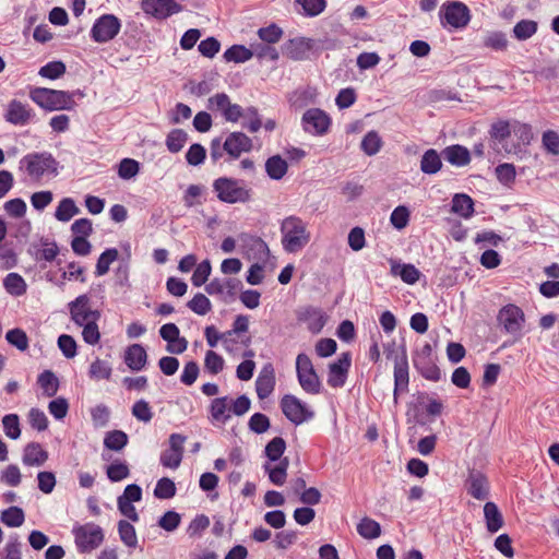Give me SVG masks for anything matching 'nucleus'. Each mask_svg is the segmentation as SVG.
I'll return each mask as SVG.
<instances>
[{"mask_svg":"<svg viewBox=\"0 0 559 559\" xmlns=\"http://www.w3.org/2000/svg\"><path fill=\"white\" fill-rule=\"evenodd\" d=\"M280 230L282 246L287 253H296L302 250L311 239L307 223L296 215L285 217L281 223Z\"/></svg>","mask_w":559,"mask_h":559,"instance_id":"nucleus-1","label":"nucleus"},{"mask_svg":"<svg viewBox=\"0 0 559 559\" xmlns=\"http://www.w3.org/2000/svg\"><path fill=\"white\" fill-rule=\"evenodd\" d=\"M59 162L49 152H34L23 156L19 168L24 170L32 180L39 181L44 176H57Z\"/></svg>","mask_w":559,"mask_h":559,"instance_id":"nucleus-2","label":"nucleus"},{"mask_svg":"<svg viewBox=\"0 0 559 559\" xmlns=\"http://www.w3.org/2000/svg\"><path fill=\"white\" fill-rule=\"evenodd\" d=\"M213 191L221 202L247 203L252 199V189L242 179L219 177L213 181Z\"/></svg>","mask_w":559,"mask_h":559,"instance_id":"nucleus-3","label":"nucleus"},{"mask_svg":"<svg viewBox=\"0 0 559 559\" xmlns=\"http://www.w3.org/2000/svg\"><path fill=\"white\" fill-rule=\"evenodd\" d=\"M29 98L47 111L71 110L75 106L73 93L47 87L31 88Z\"/></svg>","mask_w":559,"mask_h":559,"instance_id":"nucleus-4","label":"nucleus"},{"mask_svg":"<svg viewBox=\"0 0 559 559\" xmlns=\"http://www.w3.org/2000/svg\"><path fill=\"white\" fill-rule=\"evenodd\" d=\"M296 373L301 389L308 394H319L321 392V381L313 367L310 357L300 353L296 357Z\"/></svg>","mask_w":559,"mask_h":559,"instance_id":"nucleus-5","label":"nucleus"},{"mask_svg":"<svg viewBox=\"0 0 559 559\" xmlns=\"http://www.w3.org/2000/svg\"><path fill=\"white\" fill-rule=\"evenodd\" d=\"M497 321L507 334L515 338L522 337L525 326V314L519 306L514 304L503 306L497 314Z\"/></svg>","mask_w":559,"mask_h":559,"instance_id":"nucleus-6","label":"nucleus"},{"mask_svg":"<svg viewBox=\"0 0 559 559\" xmlns=\"http://www.w3.org/2000/svg\"><path fill=\"white\" fill-rule=\"evenodd\" d=\"M72 534L80 552H90L96 549L104 540L102 527L93 522L74 526Z\"/></svg>","mask_w":559,"mask_h":559,"instance_id":"nucleus-7","label":"nucleus"},{"mask_svg":"<svg viewBox=\"0 0 559 559\" xmlns=\"http://www.w3.org/2000/svg\"><path fill=\"white\" fill-rule=\"evenodd\" d=\"M439 16L442 26H450L455 29L464 28L471 20L469 9L460 1L443 3Z\"/></svg>","mask_w":559,"mask_h":559,"instance_id":"nucleus-8","label":"nucleus"},{"mask_svg":"<svg viewBox=\"0 0 559 559\" xmlns=\"http://www.w3.org/2000/svg\"><path fill=\"white\" fill-rule=\"evenodd\" d=\"M281 408L285 417L298 426L314 417V412L293 394H286L281 400Z\"/></svg>","mask_w":559,"mask_h":559,"instance_id":"nucleus-9","label":"nucleus"},{"mask_svg":"<svg viewBox=\"0 0 559 559\" xmlns=\"http://www.w3.org/2000/svg\"><path fill=\"white\" fill-rule=\"evenodd\" d=\"M414 367L427 380L437 382L441 379V371L432 356V347L426 343L413 357Z\"/></svg>","mask_w":559,"mask_h":559,"instance_id":"nucleus-10","label":"nucleus"},{"mask_svg":"<svg viewBox=\"0 0 559 559\" xmlns=\"http://www.w3.org/2000/svg\"><path fill=\"white\" fill-rule=\"evenodd\" d=\"M68 309L71 320L76 325L100 319V311L92 308V300L87 294L80 295L74 300L70 301Z\"/></svg>","mask_w":559,"mask_h":559,"instance_id":"nucleus-11","label":"nucleus"},{"mask_svg":"<svg viewBox=\"0 0 559 559\" xmlns=\"http://www.w3.org/2000/svg\"><path fill=\"white\" fill-rule=\"evenodd\" d=\"M120 20L114 14H103L92 26L91 38L95 43H107L114 39L120 32Z\"/></svg>","mask_w":559,"mask_h":559,"instance_id":"nucleus-12","label":"nucleus"},{"mask_svg":"<svg viewBox=\"0 0 559 559\" xmlns=\"http://www.w3.org/2000/svg\"><path fill=\"white\" fill-rule=\"evenodd\" d=\"M207 109L218 111L228 122H237L243 116V108L233 104L226 93H217L207 99Z\"/></svg>","mask_w":559,"mask_h":559,"instance_id":"nucleus-13","label":"nucleus"},{"mask_svg":"<svg viewBox=\"0 0 559 559\" xmlns=\"http://www.w3.org/2000/svg\"><path fill=\"white\" fill-rule=\"evenodd\" d=\"M242 283L235 277L213 278L205 285V292L211 296H219L224 302H230L235 299L237 293L241 289Z\"/></svg>","mask_w":559,"mask_h":559,"instance_id":"nucleus-14","label":"nucleus"},{"mask_svg":"<svg viewBox=\"0 0 559 559\" xmlns=\"http://www.w3.org/2000/svg\"><path fill=\"white\" fill-rule=\"evenodd\" d=\"M302 128L313 135H324L331 127V118L320 108H310L301 118Z\"/></svg>","mask_w":559,"mask_h":559,"instance_id":"nucleus-15","label":"nucleus"},{"mask_svg":"<svg viewBox=\"0 0 559 559\" xmlns=\"http://www.w3.org/2000/svg\"><path fill=\"white\" fill-rule=\"evenodd\" d=\"M186 437L180 433H171L168 439L169 447L160 453V464L164 467L176 469L183 457V444Z\"/></svg>","mask_w":559,"mask_h":559,"instance_id":"nucleus-16","label":"nucleus"},{"mask_svg":"<svg viewBox=\"0 0 559 559\" xmlns=\"http://www.w3.org/2000/svg\"><path fill=\"white\" fill-rule=\"evenodd\" d=\"M141 9L157 20H166L183 10L176 0H142Z\"/></svg>","mask_w":559,"mask_h":559,"instance_id":"nucleus-17","label":"nucleus"},{"mask_svg":"<svg viewBox=\"0 0 559 559\" xmlns=\"http://www.w3.org/2000/svg\"><path fill=\"white\" fill-rule=\"evenodd\" d=\"M296 318L299 323H305L312 334H319L328 322L326 313L321 308L312 306L299 308Z\"/></svg>","mask_w":559,"mask_h":559,"instance_id":"nucleus-18","label":"nucleus"},{"mask_svg":"<svg viewBox=\"0 0 559 559\" xmlns=\"http://www.w3.org/2000/svg\"><path fill=\"white\" fill-rule=\"evenodd\" d=\"M465 489L474 499L486 500L490 493L489 480L481 472L471 469L465 480Z\"/></svg>","mask_w":559,"mask_h":559,"instance_id":"nucleus-19","label":"nucleus"},{"mask_svg":"<svg viewBox=\"0 0 559 559\" xmlns=\"http://www.w3.org/2000/svg\"><path fill=\"white\" fill-rule=\"evenodd\" d=\"M350 364V354L343 353L336 361L329 365L328 384L331 388H342L345 384Z\"/></svg>","mask_w":559,"mask_h":559,"instance_id":"nucleus-20","label":"nucleus"},{"mask_svg":"<svg viewBox=\"0 0 559 559\" xmlns=\"http://www.w3.org/2000/svg\"><path fill=\"white\" fill-rule=\"evenodd\" d=\"M33 109L17 99H12L7 106L4 119L7 122L14 126H26L34 118Z\"/></svg>","mask_w":559,"mask_h":559,"instance_id":"nucleus-21","label":"nucleus"},{"mask_svg":"<svg viewBox=\"0 0 559 559\" xmlns=\"http://www.w3.org/2000/svg\"><path fill=\"white\" fill-rule=\"evenodd\" d=\"M409 374L408 361L405 349L401 356L394 358V401L397 402L399 392H405L408 389Z\"/></svg>","mask_w":559,"mask_h":559,"instance_id":"nucleus-22","label":"nucleus"},{"mask_svg":"<svg viewBox=\"0 0 559 559\" xmlns=\"http://www.w3.org/2000/svg\"><path fill=\"white\" fill-rule=\"evenodd\" d=\"M224 151L233 158L252 148V140L243 132H231L223 143Z\"/></svg>","mask_w":559,"mask_h":559,"instance_id":"nucleus-23","label":"nucleus"},{"mask_svg":"<svg viewBox=\"0 0 559 559\" xmlns=\"http://www.w3.org/2000/svg\"><path fill=\"white\" fill-rule=\"evenodd\" d=\"M389 263L391 265V275L401 277L408 285H414L420 277V271L414 264L400 263L394 259H390Z\"/></svg>","mask_w":559,"mask_h":559,"instance_id":"nucleus-24","label":"nucleus"},{"mask_svg":"<svg viewBox=\"0 0 559 559\" xmlns=\"http://www.w3.org/2000/svg\"><path fill=\"white\" fill-rule=\"evenodd\" d=\"M275 386V376L272 365L262 368L255 380V391L260 400H264L271 395Z\"/></svg>","mask_w":559,"mask_h":559,"instance_id":"nucleus-25","label":"nucleus"},{"mask_svg":"<svg viewBox=\"0 0 559 559\" xmlns=\"http://www.w3.org/2000/svg\"><path fill=\"white\" fill-rule=\"evenodd\" d=\"M147 361V354L141 344H132L124 352V362L133 371L142 370Z\"/></svg>","mask_w":559,"mask_h":559,"instance_id":"nucleus-26","label":"nucleus"},{"mask_svg":"<svg viewBox=\"0 0 559 559\" xmlns=\"http://www.w3.org/2000/svg\"><path fill=\"white\" fill-rule=\"evenodd\" d=\"M312 48L311 39L294 38L285 45V55L292 60H305Z\"/></svg>","mask_w":559,"mask_h":559,"instance_id":"nucleus-27","label":"nucleus"},{"mask_svg":"<svg viewBox=\"0 0 559 559\" xmlns=\"http://www.w3.org/2000/svg\"><path fill=\"white\" fill-rule=\"evenodd\" d=\"M48 460V452L38 442L25 445L22 462L26 466H41Z\"/></svg>","mask_w":559,"mask_h":559,"instance_id":"nucleus-28","label":"nucleus"},{"mask_svg":"<svg viewBox=\"0 0 559 559\" xmlns=\"http://www.w3.org/2000/svg\"><path fill=\"white\" fill-rule=\"evenodd\" d=\"M240 240L248 254H252L258 259H264L269 255V247L262 238L242 234L240 235Z\"/></svg>","mask_w":559,"mask_h":559,"instance_id":"nucleus-29","label":"nucleus"},{"mask_svg":"<svg viewBox=\"0 0 559 559\" xmlns=\"http://www.w3.org/2000/svg\"><path fill=\"white\" fill-rule=\"evenodd\" d=\"M442 155L448 163L456 167L466 166L471 162L469 151L459 144L447 146L442 151Z\"/></svg>","mask_w":559,"mask_h":559,"instance_id":"nucleus-30","label":"nucleus"},{"mask_svg":"<svg viewBox=\"0 0 559 559\" xmlns=\"http://www.w3.org/2000/svg\"><path fill=\"white\" fill-rule=\"evenodd\" d=\"M230 399L228 396L216 397L210 405V414L213 423L226 424L230 419Z\"/></svg>","mask_w":559,"mask_h":559,"instance_id":"nucleus-31","label":"nucleus"},{"mask_svg":"<svg viewBox=\"0 0 559 559\" xmlns=\"http://www.w3.org/2000/svg\"><path fill=\"white\" fill-rule=\"evenodd\" d=\"M484 516L488 532L496 533L503 526V518L496 503L490 501L485 503Z\"/></svg>","mask_w":559,"mask_h":559,"instance_id":"nucleus-32","label":"nucleus"},{"mask_svg":"<svg viewBox=\"0 0 559 559\" xmlns=\"http://www.w3.org/2000/svg\"><path fill=\"white\" fill-rule=\"evenodd\" d=\"M451 211L463 218H469L474 214V201L465 193H456L452 199Z\"/></svg>","mask_w":559,"mask_h":559,"instance_id":"nucleus-33","label":"nucleus"},{"mask_svg":"<svg viewBox=\"0 0 559 559\" xmlns=\"http://www.w3.org/2000/svg\"><path fill=\"white\" fill-rule=\"evenodd\" d=\"M287 162L280 155L271 156L265 162V171L273 180H281L287 173Z\"/></svg>","mask_w":559,"mask_h":559,"instance_id":"nucleus-34","label":"nucleus"},{"mask_svg":"<svg viewBox=\"0 0 559 559\" xmlns=\"http://www.w3.org/2000/svg\"><path fill=\"white\" fill-rule=\"evenodd\" d=\"M442 167V162L438 152L433 148L427 150L421 156L420 170L427 175L438 173Z\"/></svg>","mask_w":559,"mask_h":559,"instance_id":"nucleus-35","label":"nucleus"},{"mask_svg":"<svg viewBox=\"0 0 559 559\" xmlns=\"http://www.w3.org/2000/svg\"><path fill=\"white\" fill-rule=\"evenodd\" d=\"M79 213L80 209L74 200L72 198H63L56 209L55 217L59 222L67 223Z\"/></svg>","mask_w":559,"mask_h":559,"instance_id":"nucleus-36","label":"nucleus"},{"mask_svg":"<svg viewBox=\"0 0 559 559\" xmlns=\"http://www.w3.org/2000/svg\"><path fill=\"white\" fill-rule=\"evenodd\" d=\"M288 465V459L284 457L273 467L269 463L264 464V469L267 472L269 478L274 485L282 486L286 481Z\"/></svg>","mask_w":559,"mask_h":559,"instance_id":"nucleus-37","label":"nucleus"},{"mask_svg":"<svg viewBox=\"0 0 559 559\" xmlns=\"http://www.w3.org/2000/svg\"><path fill=\"white\" fill-rule=\"evenodd\" d=\"M37 383L43 390L44 395L52 397L57 394L59 389V380L56 374L50 370L43 371L37 379Z\"/></svg>","mask_w":559,"mask_h":559,"instance_id":"nucleus-38","label":"nucleus"},{"mask_svg":"<svg viewBox=\"0 0 559 559\" xmlns=\"http://www.w3.org/2000/svg\"><path fill=\"white\" fill-rule=\"evenodd\" d=\"M5 290L12 296H22L26 293L27 285L17 273H9L3 280Z\"/></svg>","mask_w":559,"mask_h":559,"instance_id":"nucleus-39","label":"nucleus"},{"mask_svg":"<svg viewBox=\"0 0 559 559\" xmlns=\"http://www.w3.org/2000/svg\"><path fill=\"white\" fill-rule=\"evenodd\" d=\"M1 522L8 527H20L25 521V514L20 507H10L1 512Z\"/></svg>","mask_w":559,"mask_h":559,"instance_id":"nucleus-40","label":"nucleus"},{"mask_svg":"<svg viewBox=\"0 0 559 559\" xmlns=\"http://www.w3.org/2000/svg\"><path fill=\"white\" fill-rule=\"evenodd\" d=\"M483 45L486 48L503 51L508 47V39L504 33L500 31L487 32L483 37Z\"/></svg>","mask_w":559,"mask_h":559,"instance_id":"nucleus-41","label":"nucleus"},{"mask_svg":"<svg viewBox=\"0 0 559 559\" xmlns=\"http://www.w3.org/2000/svg\"><path fill=\"white\" fill-rule=\"evenodd\" d=\"M128 435L122 430H111L104 438V445L108 450L121 451L128 444Z\"/></svg>","mask_w":559,"mask_h":559,"instance_id":"nucleus-42","label":"nucleus"},{"mask_svg":"<svg viewBox=\"0 0 559 559\" xmlns=\"http://www.w3.org/2000/svg\"><path fill=\"white\" fill-rule=\"evenodd\" d=\"M112 373L110 364L100 358H96L90 366L88 376L93 380H109Z\"/></svg>","mask_w":559,"mask_h":559,"instance_id":"nucleus-43","label":"nucleus"},{"mask_svg":"<svg viewBox=\"0 0 559 559\" xmlns=\"http://www.w3.org/2000/svg\"><path fill=\"white\" fill-rule=\"evenodd\" d=\"M357 532L366 539H374L380 536L381 526L377 521L366 516L357 524Z\"/></svg>","mask_w":559,"mask_h":559,"instance_id":"nucleus-44","label":"nucleus"},{"mask_svg":"<svg viewBox=\"0 0 559 559\" xmlns=\"http://www.w3.org/2000/svg\"><path fill=\"white\" fill-rule=\"evenodd\" d=\"M223 57L227 62L240 63L250 60L252 51L243 45H234L224 52Z\"/></svg>","mask_w":559,"mask_h":559,"instance_id":"nucleus-45","label":"nucleus"},{"mask_svg":"<svg viewBox=\"0 0 559 559\" xmlns=\"http://www.w3.org/2000/svg\"><path fill=\"white\" fill-rule=\"evenodd\" d=\"M40 243L43 248L35 250V259L37 261L44 260L46 262L53 261L59 253L57 243L55 241H50L48 238H41Z\"/></svg>","mask_w":559,"mask_h":559,"instance_id":"nucleus-46","label":"nucleus"},{"mask_svg":"<svg viewBox=\"0 0 559 559\" xmlns=\"http://www.w3.org/2000/svg\"><path fill=\"white\" fill-rule=\"evenodd\" d=\"M188 141V133L182 129L171 130L166 138V146L170 153H178Z\"/></svg>","mask_w":559,"mask_h":559,"instance_id":"nucleus-47","label":"nucleus"},{"mask_svg":"<svg viewBox=\"0 0 559 559\" xmlns=\"http://www.w3.org/2000/svg\"><path fill=\"white\" fill-rule=\"evenodd\" d=\"M119 252L116 248L106 249L98 258L95 269L97 276L108 273L110 264L118 259Z\"/></svg>","mask_w":559,"mask_h":559,"instance_id":"nucleus-48","label":"nucleus"},{"mask_svg":"<svg viewBox=\"0 0 559 559\" xmlns=\"http://www.w3.org/2000/svg\"><path fill=\"white\" fill-rule=\"evenodd\" d=\"M273 44L267 43H258L252 44L250 50L252 51V57H257L258 59H267L271 61H276L280 58L278 51L276 48L272 46Z\"/></svg>","mask_w":559,"mask_h":559,"instance_id":"nucleus-49","label":"nucleus"},{"mask_svg":"<svg viewBox=\"0 0 559 559\" xmlns=\"http://www.w3.org/2000/svg\"><path fill=\"white\" fill-rule=\"evenodd\" d=\"M382 146V140L376 131H369L361 141L360 147L368 156L376 155Z\"/></svg>","mask_w":559,"mask_h":559,"instance_id":"nucleus-50","label":"nucleus"},{"mask_svg":"<svg viewBox=\"0 0 559 559\" xmlns=\"http://www.w3.org/2000/svg\"><path fill=\"white\" fill-rule=\"evenodd\" d=\"M537 32V23L532 20H522L513 27L514 37L519 40H526Z\"/></svg>","mask_w":559,"mask_h":559,"instance_id":"nucleus-51","label":"nucleus"},{"mask_svg":"<svg viewBox=\"0 0 559 559\" xmlns=\"http://www.w3.org/2000/svg\"><path fill=\"white\" fill-rule=\"evenodd\" d=\"M187 307L199 316H205L211 311L212 304L204 294L198 293L188 301Z\"/></svg>","mask_w":559,"mask_h":559,"instance_id":"nucleus-52","label":"nucleus"},{"mask_svg":"<svg viewBox=\"0 0 559 559\" xmlns=\"http://www.w3.org/2000/svg\"><path fill=\"white\" fill-rule=\"evenodd\" d=\"M241 118L246 119V121L242 122V127L248 129L251 133L258 132L262 127V120L259 111L253 106L243 109V116Z\"/></svg>","mask_w":559,"mask_h":559,"instance_id":"nucleus-53","label":"nucleus"},{"mask_svg":"<svg viewBox=\"0 0 559 559\" xmlns=\"http://www.w3.org/2000/svg\"><path fill=\"white\" fill-rule=\"evenodd\" d=\"M176 495V485L174 480L168 477H163L157 480L154 488V496L157 499H170Z\"/></svg>","mask_w":559,"mask_h":559,"instance_id":"nucleus-54","label":"nucleus"},{"mask_svg":"<svg viewBox=\"0 0 559 559\" xmlns=\"http://www.w3.org/2000/svg\"><path fill=\"white\" fill-rule=\"evenodd\" d=\"M118 532L120 539L128 547H135L138 544V538L135 534L134 526L128 521L121 520L118 523Z\"/></svg>","mask_w":559,"mask_h":559,"instance_id":"nucleus-55","label":"nucleus"},{"mask_svg":"<svg viewBox=\"0 0 559 559\" xmlns=\"http://www.w3.org/2000/svg\"><path fill=\"white\" fill-rule=\"evenodd\" d=\"M5 340L10 345L16 347L21 352L28 348V337L22 329L15 328L8 331Z\"/></svg>","mask_w":559,"mask_h":559,"instance_id":"nucleus-56","label":"nucleus"},{"mask_svg":"<svg viewBox=\"0 0 559 559\" xmlns=\"http://www.w3.org/2000/svg\"><path fill=\"white\" fill-rule=\"evenodd\" d=\"M66 73V64L62 61H50L43 66L38 74L41 78L56 80L62 76Z\"/></svg>","mask_w":559,"mask_h":559,"instance_id":"nucleus-57","label":"nucleus"},{"mask_svg":"<svg viewBox=\"0 0 559 559\" xmlns=\"http://www.w3.org/2000/svg\"><path fill=\"white\" fill-rule=\"evenodd\" d=\"M106 474L110 481L117 483L128 478L130 475V469L127 463L117 461L107 466Z\"/></svg>","mask_w":559,"mask_h":559,"instance_id":"nucleus-58","label":"nucleus"},{"mask_svg":"<svg viewBox=\"0 0 559 559\" xmlns=\"http://www.w3.org/2000/svg\"><path fill=\"white\" fill-rule=\"evenodd\" d=\"M3 430L7 437L16 440L21 436L20 418L16 414H8L2 418Z\"/></svg>","mask_w":559,"mask_h":559,"instance_id":"nucleus-59","label":"nucleus"},{"mask_svg":"<svg viewBox=\"0 0 559 559\" xmlns=\"http://www.w3.org/2000/svg\"><path fill=\"white\" fill-rule=\"evenodd\" d=\"M212 272V266L210 260H204L199 263L192 274L191 282L193 286L200 287L204 285Z\"/></svg>","mask_w":559,"mask_h":559,"instance_id":"nucleus-60","label":"nucleus"},{"mask_svg":"<svg viewBox=\"0 0 559 559\" xmlns=\"http://www.w3.org/2000/svg\"><path fill=\"white\" fill-rule=\"evenodd\" d=\"M496 176L500 183L510 187L515 181V167L513 164L503 163L496 167Z\"/></svg>","mask_w":559,"mask_h":559,"instance_id":"nucleus-61","label":"nucleus"},{"mask_svg":"<svg viewBox=\"0 0 559 559\" xmlns=\"http://www.w3.org/2000/svg\"><path fill=\"white\" fill-rule=\"evenodd\" d=\"M286 449V442L282 437L273 438L265 447V455L270 461H278Z\"/></svg>","mask_w":559,"mask_h":559,"instance_id":"nucleus-62","label":"nucleus"},{"mask_svg":"<svg viewBox=\"0 0 559 559\" xmlns=\"http://www.w3.org/2000/svg\"><path fill=\"white\" fill-rule=\"evenodd\" d=\"M21 548L22 543L20 542L19 536L16 534L11 535L3 548V559H22Z\"/></svg>","mask_w":559,"mask_h":559,"instance_id":"nucleus-63","label":"nucleus"},{"mask_svg":"<svg viewBox=\"0 0 559 559\" xmlns=\"http://www.w3.org/2000/svg\"><path fill=\"white\" fill-rule=\"evenodd\" d=\"M543 147L552 155H559V134L554 130H547L542 136Z\"/></svg>","mask_w":559,"mask_h":559,"instance_id":"nucleus-64","label":"nucleus"}]
</instances>
